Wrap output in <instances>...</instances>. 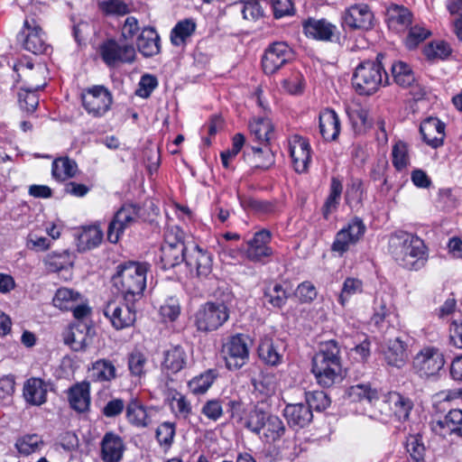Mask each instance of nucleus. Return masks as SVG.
Returning a JSON list of instances; mask_svg holds the SVG:
<instances>
[{"label":"nucleus","instance_id":"nucleus-1","mask_svg":"<svg viewBox=\"0 0 462 462\" xmlns=\"http://www.w3.org/2000/svg\"><path fill=\"white\" fill-rule=\"evenodd\" d=\"M228 411L233 419L251 432L259 435L265 442L279 440L285 433V425L275 414L263 410L258 404L246 411L240 399L229 400Z\"/></svg>","mask_w":462,"mask_h":462},{"label":"nucleus","instance_id":"nucleus-2","mask_svg":"<svg viewBox=\"0 0 462 462\" xmlns=\"http://www.w3.org/2000/svg\"><path fill=\"white\" fill-rule=\"evenodd\" d=\"M427 246L418 236L398 230L388 240V252L394 261L408 270L422 268L428 258Z\"/></svg>","mask_w":462,"mask_h":462},{"label":"nucleus","instance_id":"nucleus-3","mask_svg":"<svg viewBox=\"0 0 462 462\" xmlns=\"http://www.w3.org/2000/svg\"><path fill=\"white\" fill-rule=\"evenodd\" d=\"M112 277L114 287L127 303H134L143 296L146 288L150 264L140 262H127L119 264Z\"/></svg>","mask_w":462,"mask_h":462},{"label":"nucleus","instance_id":"nucleus-4","mask_svg":"<svg viewBox=\"0 0 462 462\" xmlns=\"http://www.w3.org/2000/svg\"><path fill=\"white\" fill-rule=\"evenodd\" d=\"M340 350L335 340L320 345L312 358L311 372L317 383L322 387H330L341 378Z\"/></svg>","mask_w":462,"mask_h":462},{"label":"nucleus","instance_id":"nucleus-5","mask_svg":"<svg viewBox=\"0 0 462 462\" xmlns=\"http://www.w3.org/2000/svg\"><path fill=\"white\" fill-rule=\"evenodd\" d=\"M385 75V84L388 81V76L384 71L379 60H365L361 62L353 75L352 84L359 95L370 96L375 93L383 79L382 73Z\"/></svg>","mask_w":462,"mask_h":462},{"label":"nucleus","instance_id":"nucleus-6","mask_svg":"<svg viewBox=\"0 0 462 462\" xmlns=\"http://www.w3.org/2000/svg\"><path fill=\"white\" fill-rule=\"evenodd\" d=\"M230 310L222 301H208L195 313L194 324L200 332H212L221 328L229 319Z\"/></svg>","mask_w":462,"mask_h":462},{"label":"nucleus","instance_id":"nucleus-7","mask_svg":"<svg viewBox=\"0 0 462 462\" xmlns=\"http://www.w3.org/2000/svg\"><path fill=\"white\" fill-rule=\"evenodd\" d=\"M98 53L105 64L113 68L123 63H132L135 60L134 45L115 39L103 42L99 45Z\"/></svg>","mask_w":462,"mask_h":462},{"label":"nucleus","instance_id":"nucleus-8","mask_svg":"<svg viewBox=\"0 0 462 462\" xmlns=\"http://www.w3.org/2000/svg\"><path fill=\"white\" fill-rule=\"evenodd\" d=\"M17 40L25 51L36 55L46 53L50 49L45 32L32 17H27L24 20L23 29L17 35Z\"/></svg>","mask_w":462,"mask_h":462},{"label":"nucleus","instance_id":"nucleus-9","mask_svg":"<svg viewBox=\"0 0 462 462\" xmlns=\"http://www.w3.org/2000/svg\"><path fill=\"white\" fill-rule=\"evenodd\" d=\"M445 365V358L439 348L425 346L420 349L412 360L415 373L421 378L435 376Z\"/></svg>","mask_w":462,"mask_h":462},{"label":"nucleus","instance_id":"nucleus-10","mask_svg":"<svg viewBox=\"0 0 462 462\" xmlns=\"http://www.w3.org/2000/svg\"><path fill=\"white\" fill-rule=\"evenodd\" d=\"M294 59L292 49L284 42H276L268 46L262 58V66L266 75H273Z\"/></svg>","mask_w":462,"mask_h":462},{"label":"nucleus","instance_id":"nucleus-11","mask_svg":"<svg viewBox=\"0 0 462 462\" xmlns=\"http://www.w3.org/2000/svg\"><path fill=\"white\" fill-rule=\"evenodd\" d=\"M112 95L104 86H93L82 93V104L89 115L102 116L112 105Z\"/></svg>","mask_w":462,"mask_h":462},{"label":"nucleus","instance_id":"nucleus-12","mask_svg":"<svg viewBox=\"0 0 462 462\" xmlns=\"http://www.w3.org/2000/svg\"><path fill=\"white\" fill-rule=\"evenodd\" d=\"M140 208L132 204L124 205L115 214L107 227V239L116 244L125 230L130 227L138 218Z\"/></svg>","mask_w":462,"mask_h":462},{"label":"nucleus","instance_id":"nucleus-13","mask_svg":"<svg viewBox=\"0 0 462 462\" xmlns=\"http://www.w3.org/2000/svg\"><path fill=\"white\" fill-rule=\"evenodd\" d=\"M271 237V232L266 229L256 232L253 238L246 242V258L255 263L266 264L273 254V250L269 246Z\"/></svg>","mask_w":462,"mask_h":462},{"label":"nucleus","instance_id":"nucleus-14","mask_svg":"<svg viewBox=\"0 0 462 462\" xmlns=\"http://www.w3.org/2000/svg\"><path fill=\"white\" fill-rule=\"evenodd\" d=\"M134 304L127 302L125 304L112 300L106 304L103 313L116 329H123L132 326L135 321Z\"/></svg>","mask_w":462,"mask_h":462},{"label":"nucleus","instance_id":"nucleus-15","mask_svg":"<svg viewBox=\"0 0 462 462\" xmlns=\"http://www.w3.org/2000/svg\"><path fill=\"white\" fill-rule=\"evenodd\" d=\"M226 365L229 370H238L249 358V350L245 338L241 335L232 337L223 346Z\"/></svg>","mask_w":462,"mask_h":462},{"label":"nucleus","instance_id":"nucleus-16","mask_svg":"<svg viewBox=\"0 0 462 462\" xmlns=\"http://www.w3.org/2000/svg\"><path fill=\"white\" fill-rule=\"evenodd\" d=\"M186 266L190 274L198 278H207L212 272L213 259L210 253L199 245L191 244L186 253Z\"/></svg>","mask_w":462,"mask_h":462},{"label":"nucleus","instance_id":"nucleus-17","mask_svg":"<svg viewBox=\"0 0 462 462\" xmlns=\"http://www.w3.org/2000/svg\"><path fill=\"white\" fill-rule=\"evenodd\" d=\"M365 232V226L359 217L353 218L347 226L339 230L332 244L331 249L334 252L343 254L351 245L357 243Z\"/></svg>","mask_w":462,"mask_h":462},{"label":"nucleus","instance_id":"nucleus-18","mask_svg":"<svg viewBox=\"0 0 462 462\" xmlns=\"http://www.w3.org/2000/svg\"><path fill=\"white\" fill-rule=\"evenodd\" d=\"M409 345L402 337L387 339L382 346L385 364L396 369L403 368L409 360Z\"/></svg>","mask_w":462,"mask_h":462},{"label":"nucleus","instance_id":"nucleus-19","mask_svg":"<svg viewBox=\"0 0 462 462\" xmlns=\"http://www.w3.org/2000/svg\"><path fill=\"white\" fill-rule=\"evenodd\" d=\"M60 310L72 311L73 317L77 319H82L91 312L84 296L80 292L67 287H60Z\"/></svg>","mask_w":462,"mask_h":462},{"label":"nucleus","instance_id":"nucleus-20","mask_svg":"<svg viewBox=\"0 0 462 462\" xmlns=\"http://www.w3.org/2000/svg\"><path fill=\"white\" fill-rule=\"evenodd\" d=\"M374 16L365 4H356L349 6L344 14V23L353 30L368 31L374 26Z\"/></svg>","mask_w":462,"mask_h":462},{"label":"nucleus","instance_id":"nucleus-21","mask_svg":"<svg viewBox=\"0 0 462 462\" xmlns=\"http://www.w3.org/2000/svg\"><path fill=\"white\" fill-rule=\"evenodd\" d=\"M289 147L294 170L298 173L307 172L311 162V147L309 141L302 136L294 135L290 140Z\"/></svg>","mask_w":462,"mask_h":462},{"label":"nucleus","instance_id":"nucleus-22","mask_svg":"<svg viewBox=\"0 0 462 462\" xmlns=\"http://www.w3.org/2000/svg\"><path fill=\"white\" fill-rule=\"evenodd\" d=\"M155 412L153 407L145 406L137 398H133L126 404L125 417L132 426L144 429L152 423V416Z\"/></svg>","mask_w":462,"mask_h":462},{"label":"nucleus","instance_id":"nucleus-23","mask_svg":"<svg viewBox=\"0 0 462 462\" xmlns=\"http://www.w3.org/2000/svg\"><path fill=\"white\" fill-rule=\"evenodd\" d=\"M302 26L305 35L317 41L331 42L338 33L337 26L326 19L309 18Z\"/></svg>","mask_w":462,"mask_h":462},{"label":"nucleus","instance_id":"nucleus-24","mask_svg":"<svg viewBox=\"0 0 462 462\" xmlns=\"http://www.w3.org/2000/svg\"><path fill=\"white\" fill-rule=\"evenodd\" d=\"M432 430L441 436H462V411L454 409L449 411L442 419L432 420Z\"/></svg>","mask_w":462,"mask_h":462},{"label":"nucleus","instance_id":"nucleus-25","mask_svg":"<svg viewBox=\"0 0 462 462\" xmlns=\"http://www.w3.org/2000/svg\"><path fill=\"white\" fill-rule=\"evenodd\" d=\"M31 75L25 74L26 87L21 88L18 92V103L22 110L27 113L35 111L39 105V97L37 92L44 88L46 82L43 79L34 83Z\"/></svg>","mask_w":462,"mask_h":462},{"label":"nucleus","instance_id":"nucleus-26","mask_svg":"<svg viewBox=\"0 0 462 462\" xmlns=\"http://www.w3.org/2000/svg\"><path fill=\"white\" fill-rule=\"evenodd\" d=\"M420 132L423 141L433 148L443 144L445 138V124L436 117H429L422 121Z\"/></svg>","mask_w":462,"mask_h":462},{"label":"nucleus","instance_id":"nucleus-27","mask_svg":"<svg viewBox=\"0 0 462 462\" xmlns=\"http://www.w3.org/2000/svg\"><path fill=\"white\" fill-rule=\"evenodd\" d=\"M125 451L123 439L114 432H107L101 441V458L104 462H119Z\"/></svg>","mask_w":462,"mask_h":462},{"label":"nucleus","instance_id":"nucleus-28","mask_svg":"<svg viewBox=\"0 0 462 462\" xmlns=\"http://www.w3.org/2000/svg\"><path fill=\"white\" fill-rule=\"evenodd\" d=\"M283 414L290 427L297 429L308 426L313 419L312 411L304 403L287 404Z\"/></svg>","mask_w":462,"mask_h":462},{"label":"nucleus","instance_id":"nucleus-29","mask_svg":"<svg viewBox=\"0 0 462 462\" xmlns=\"http://www.w3.org/2000/svg\"><path fill=\"white\" fill-rule=\"evenodd\" d=\"M187 361L188 355L185 349L180 345L171 346L164 351L162 366L168 373L177 374L186 366Z\"/></svg>","mask_w":462,"mask_h":462},{"label":"nucleus","instance_id":"nucleus-30","mask_svg":"<svg viewBox=\"0 0 462 462\" xmlns=\"http://www.w3.org/2000/svg\"><path fill=\"white\" fill-rule=\"evenodd\" d=\"M319 132L326 141H335L340 133V121L337 114L326 108L319 114Z\"/></svg>","mask_w":462,"mask_h":462},{"label":"nucleus","instance_id":"nucleus-31","mask_svg":"<svg viewBox=\"0 0 462 462\" xmlns=\"http://www.w3.org/2000/svg\"><path fill=\"white\" fill-rule=\"evenodd\" d=\"M136 45L144 57H152L160 51V37L152 27H145L138 35Z\"/></svg>","mask_w":462,"mask_h":462},{"label":"nucleus","instance_id":"nucleus-32","mask_svg":"<svg viewBox=\"0 0 462 462\" xmlns=\"http://www.w3.org/2000/svg\"><path fill=\"white\" fill-rule=\"evenodd\" d=\"M189 250V245L184 243H179L177 245H162L161 251V261L164 269L173 268L182 262L186 261V253Z\"/></svg>","mask_w":462,"mask_h":462},{"label":"nucleus","instance_id":"nucleus-33","mask_svg":"<svg viewBox=\"0 0 462 462\" xmlns=\"http://www.w3.org/2000/svg\"><path fill=\"white\" fill-rule=\"evenodd\" d=\"M68 400L70 407L76 411H88L90 404L89 383L83 382L69 388Z\"/></svg>","mask_w":462,"mask_h":462},{"label":"nucleus","instance_id":"nucleus-34","mask_svg":"<svg viewBox=\"0 0 462 462\" xmlns=\"http://www.w3.org/2000/svg\"><path fill=\"white\" fill-rule=\"evenodd\" d=\"M103 239V231L97 225L83 226L78 236V247L81 251L93 249L100 245Z\"/></svg>","mask_w":462,"mask_h":462},{"label":"nucleus","instance_id":"nucleus-35","mask_svg":"<svg viewBox=\"0 0 462 462\" xmlns=\"http://www.w3.org/2000/svg\"><path fill=\"white\" fill-rule=\"evenodd\" d=\"M386 15L389 26L397 30L408 27L412 21L411 12L403 5H391Z\"/></svg>","mask_w":462,"mask_h":462},{"label":"nucleus","instance_id":"nucleus-36","mask_svg":"<svg viewBox=\"0 0 462 462\" xmlns=\"http://www.w3.org/2000/svg\"><path fill=\"white\" fill-rule=\"evenodd\" d=\"M47 390L44 383L38 378L27 380L23 386V396L27 402L41 405L46 401Z\"/></svg>","mask_w":462,"mask_h":462},{"label":"nucleus","instance_id":"nucleus-37","mask_svg":"<svg viewBox=\"0 0 462 462\" xmlns=\"http://www.w3.org/2000/svg\"><path fill=\"white\" fill-rule=\"evenodd\" d=\"M90 376L96 382H111L117 377L115 365L108 359H98L92 364Z\"/></svg>","mask_w":462,"mask_h":462},{"label":"nucleus","instance_id":"nucleus-38","mask_svg":"<svg viewBox=\"0 0 462 462\" xmlns=\"http://www.w3.org/2000/svg\"><path fill=\"white\" fill-rule=\"evenodd\" d=\"M97 9L104 16H124L131 13L129 0H99Z\"/></svg>","mask_w":462,"mask_h":462},{"label":"nucleus","instance_id":"nucleus-39","mask_svg":"<svg viewBox=\"0 0 462 462\" xmlns=\"http://www.w3.org/2000/svg\"><path fill=\"white\" fill-rule=\"evenodd\" d=\"M86 329L87 328L84 325H71L64 333V343L74 351L82 350L87 346L88 335Z\"/></svg>","mask_w":462,"mask_h":462},{"label":"nucleus","instance_id":"nucleus-40","mask_svg":"<svg viewBox=\"0 0 462 462\" xmlns=\"http://www.w3.org/2000/svg\"><path fill=\"white\" fill-rule=\"evenodd\" d=\"M388 402L392 404L393 415L398 420H406L409 418L410 412L413 407L412 402L399 393H388Z\"/></svg>","mask_w":462,"mask_h":462},{"label":"nucleus","instance_id":"nucleus-41","mask_svg":"<svg viewBox=\"0 0 462 462\" xmlns=\"http://www.w3.org/2000/svg\"><path fill=\"white\" fill-rule=\"evenodd\" d=\"M264 299L274 308H282L285 305L289 291L283 284L280 282H272L264 290Z\"/></svg>","mask_w":462,"mask_h":462},{"label":"nucleus","instance_id":"nucleus-42","mask_svg":"<svg viewBox=\"0 0 462 462\" xmlns=\"http://www.w3.org/2000/svg\"><path fill=\"white\" fill-rule=\"evenodd\" d=\"M249 129L259 144H268L273 127L268 118L258 117L249 123Z\"/></svg>","mask_w":462,"mask_h":462},{"label":"nucleus","instance_id":"nucleus-43","mask_svg":"<svg viewBox=\"0 0 462 462\" xmlns=\"http://www.w3.org/2000/svg\"><path fill=\"white\" fill-rule=\"evenodd\" d=\"M391 311L387 303L383 299H376L374 314L371 318V325L374 326L379 332L385 333L390 327L388 320Z\"/></svg>","mask_w":462,"mask_h":462},{"label":"nucleus","instance_id":"nucleus-44","mask_svg":"<svg viewBox=\"0 0 462 462\" xmlns=\"http://www.w3.org/2000/svg\"><path fill=\"white\" fill-rule=\"evenodd\" d=\"M196 23L191 19H185L179 22L171 32V43L175 46H181L194 33Z\"/></svg>","mask_w":462,"mask_h":462},{"label":"nucleus","instance_id":"nucleus-45","mask_svg":"<svg viewBox=\"0 0 462 462\" xmlns=\"http://www.w3.org/2000/svg\"><path fill=\"white\" fill-rule=\"evenodd\" d=\"M258 354L261 360L269 365H278L282 362V354L278 346L271 339L263 340L258 346Z\"/></svg>","mask_w":462,"mask_h":462},{"label":"nucleus","instance_id":"nucleus-46","mask_svg":"<svg viewBox=\"0 0 462 462\" xmlns=\"http://www.w3.org/2000/svg\"><path fill=\"white\" fill-rule=\"evenodd\" d=\"M392 74L394 81L403 88L412 87L416 80L411 67L402 61L392 65Z\"/></svg>","mask_w":462,"mask_h":462},{"label":"nucleus","instance_id":"nucleus-47","mask_svg":"<svg viewBox=\"0 0 462 462\" xmlns=\"http://www.w3.org/2000/svg\"><path fill=\"white\" fill-rule=\"evenodd\" d=\"M43 445L42 438L37 434H26L17 439L15 448L20 455L29 456L41 449Z\"/></svg>","mask_w":462,"mask_h":462},{"label":"nucleus","instance_id":"nucleus-48","mask_svg":"<svg viewBox=\"0 0 462 462\" xmlns=\"http://www.w3.org/2000/svg\"><path fill=\"white\" fill-rule=\"evenodd\" d=\"M342 190V182L337 178L333 177L331 179L329 194L323 206V215L326 218L328 217L331 212L337 209L339 204Z\"/></svg>","mask_w":462,"mask_h":462},{"label":"nucleus","instance_id":"nucleus-49","mask_svg":"<svg viewBox=\"0 0 462 462\" xmlns=\"http://www.w3.org/2000/svg\"><path fill=\"white\" fill-rule=\"evenodd\" d=\"M348 116L356 134L366 132L372 125L369 111L363 106H357L349 110Z\"/></svg>","mask_w":462,"mask_h":462},{"label":"nucleus","instance_id":"nucleus-50","mask_svg":"<svg viewBox=\"0 0 462 462\" xmlns=\"http://www.w3.org/2000/svg\"><path fill=\"white\" fill-rule=\"evenodd\" d=\"M347 396L353 402L366 401L369 404L376 399L378 393L375 389H372L370 384L357 383L350 386L346 391Z\"/></svg>","mask_w":462,"mask_h":462},{"label":"nucleus","instance_id":"nucleus-51","mask_svg":"<svg viewBox=\"0 0 462 462\" xmlns=\"http://www.w3.org/2000/svg\"><path fill=\"white\" fill-rule=\"evenodd\" d=\"M216 376L214 370H208L199 375L193 377L188 383L189 391L194 394L205 393L212 385Z\"/></svg>","mask_w":462,"mask_h":462},{"label":"nucleus","instance_id":"nucleus-52","mask_svg":"<svg viewBox=\"0 0 462 462\" xmlns=\"http://www.w3.org/2000/svg\"><path fill=\"white\" fill-rule=\"evenodd\" d=\"M147 357L140 350H134L127 356V366L130 374L138 379L146 374Z\"/></svg>","mask_w":462,"mask_h":462},{"label":"nucleus","instance_id":"nucleus-53","mask_svg":"<svg viewBox=\"0 0 462 462\" xmlns=\"http://www.w3.org/2000/svg\"><path fill=\"white\" fill-rule=\"evenodd\" d=\"M363 282L360 279L348 277L346 278L342 286L341 292L338 297V301L342 306H345L349 299L363 292Z\"/></svg>","mask_w":462,"mask_h":462},{"label":"nucleus","instance_id":"nucleus-54","mask_svg":"<svg viewBox=\"0 0 462 462\" xmlns=\"http://www.w3.org/2000/svg\"><path fill=\"white\" fill-rule=\"evenodd\" d=\"M254 386L263 395L271 396L276 392L277 378L273 374L262 373L258 379L254 380Z\"/></svg>","mask_w":462,"mask_h":462},{"label":"nucleus","instance_id":"nucleus-55","mask_svg":"<svg viewBox=\"0 0 462 462\" xmlns=\"http://www.w3.org/2000/svg\"><path fill=\"white\" fill-rule=\"evenodd\" d=\"M370 404L374 409L371 417L379 420H386L392 417L393 407L388 402V394L380 397L377 393L376 399Z\"/></svg>","mask_w":462,"mask_h":462},{"label":"nucleus","instance_id":"nucleus-56","mask_svg":"<svg viewBox=\"0 0 462 462\" xmlns=\"http://www.w3.org/2000/svg\"><path fill=\"white\" fill-rule=\"evenodd\" d=\"M176 433L174 422L165 421L160 424L156 430V439L160 446L170 448L173 443Z\"/></svg>","mask_w":462,"mask_h":462},{"label":"nucleus","instance_id":"nucleus-57","mask_svg":"<svg viewBox=\"0 0 462 462\" xmlns=\"http://www.w3.org/2000/svg\"><path fill=\"white\" fill-rule=\"evenodd\" d=\"M306 406L321 411L326 410L330 405V399L328 394L323 391H312L305 393Z\"/></svg>","mask_w":462,"mask_h":462},{"label":"nucleus","instance_id":"nucleus-58","mask_svg":"<svg viewBox=\"0 0 462 462\" xmlns=\"http://www.w3.org/2000/svg\"><path fill=\"white\" fill-rule=\"evenodd\" d=\"M252 151L254 153V167L268 169L271 165H273L274 162L273 154L271 152L267 144L252 146Z\"/></svg>","mask_w":462,"mask_h":462},{"label":"nucleus","instance_id":"nucleus-59","mask_svg":"<svg viewBox=\"0 0 462 462\" xmlns=\"http://www.w3.org/2000/svg\"><path fill=\"white\" fill-rule=\"evenodd\" d=\"M423 52L429 60H444L450 55L451 48L445 42H433L425 46Z\"/></svg>","mask_w":462,"mask_h":462},{"label":"nucleus","instance_id":"nucleus-60","mask_svg":"<svg viewBox=\"0 0 462 462\" xmlns=\"http://www.w3.org/2000/svg\"><path fill=\"white\" fill-rule=\"evenodd\" d=\"M14 69L18 72V75L21 76L22 74L25 78V74L31 75L32 80L36 83L40 80L43 79L45 82L44 73H45V67L42 64H38L34 66L32 62H26V63H19L14 66Z\"/></svg>","mask_w":462,"mask_h":462},{"label":"nucleus","instance_id":"nucleus-61","mask_svg":"<svg viewBox=\"0 0 462 462\" xmlns=\"http://www.w3.org/2000/svg\"><path fill=\"white\" fill-rule=\"evenodd\" d=\"M392 156L393 164L396 170L405 169L410 162L407 144L402 141L397 142L393 147Z\"/></svg>","mask_w":462,"mask_h":462},{"label":"nucleus","instance_id":"nucleus-62","mask_svg":"<svg viewBox=\"0 0 462 462\" xmlns=\"http://www.w3.org/2000/svg\"><path fill=\"white\" fill-rule=\"evenodd\" d=\"M430 35V32L424 27L419 25L412 26L406 37L405 45L410 50L414 49Z\"/></svg>","mask_w":462,"mask_h":462},{"label":"nucleus","instance_id":"nucleus-63","mask_svg":"<svg viewBox=\"0 0 462 462\" xmlns=\"http://www.w3.org/2000/svg\"><path fill=\"white\" fill-rule=\"evenodd\" d=\"M75 257V254L69 251H64L62 254H60V259H64V262H60V280L62 279L65 282H69L72 279V267Z\"/></svg>","mask_w":462,"mask_h":462},{"label":"nucleus","instance_id":"nucleus-64","mask_svg":"<svg viewBox=\"0 0 462 462\" xmlns=\"http://www.w3.org/2000/svg\"><path fill=\"white\" fill-rule=\"evenodd\" d=\"M282 85L284 90L291 95L300 94L303 90L302 75L300 72H293L282 80Z\"/></svg>","mask_w":462,"mask_h":462}]
</instances>
